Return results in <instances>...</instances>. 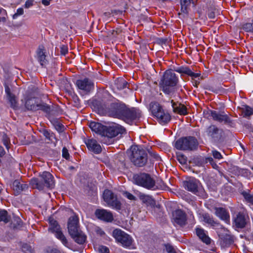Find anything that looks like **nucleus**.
<instances>
[{"label":"nucleus","instance_id":"1","mask_svg":"<svg viewBox=\"0 0 253 253\" xmlns=\"http://www.w3.org/2000/svg\"><path fill=\"white\" fill-rule=\"evenodd\" d=\"M89 127L92 131L103 137L102 141L107 145L112 143L113 138L126 132V129L120 125H115L111 126H107L99 123L91 122L89 124Z\"/></svg>","mask_w":253,"mask_h":253},{"label":"nucleus","instance_id":"2","mask_svg":"<svg viewBox=\"0 0 253 253\" xmlns=\"http://www.w3.org/2000/svg\"><path fill=\"white\" fill-rule=\"evenodd\" d=\"M92 104L100 114L118 119H121L126 106L119 101L107 103L103 100H94Z\"/></svg>","mask_w":253,"mask_h":253},{"label":"nucleus","instance_id":"3","mask_svg":"<svg viewBox=\"0 0 253 253\" xmlns=\"http://www.w3.org/2000/svg\"><path fill=\"white\" fill-rule=\"evenodd\" d=\"M174 71L173 68L166 70L159 83L162 90L168 95H172L174 93L175 86L178 82V78Z\"/></svg>","mask_w":253,"mask_h":253},{"label":"nucleus","instance_id":"4","mask_svg":"<svg viewBox=\"0 0 253 253\" xmlns=\"http://www.w3.org/2000/svg\"><path fill=\"white\" fill-rule=\"evenodd\" d=\"M68 229L70 235L77 243L82 245L85 243L86 236L80 228L79 219L77 215H74L69 218Z\"/></svg>","mask_w":253,"mask_h":253},{"label":"nucleus","instance_id":"5","mask_svg":"<svg viewBox=\"0 0 253 253\" xmlns=\"http://www.w3.org/2000/svg\"><path fill=\"white\" fill-rule=\"evenodd\" d=\"M31 184L34 188L40 190H43L45 187L52 189L54 186V177L50 172L44 171L39 178H32Z\"/></svg>","mask_w":253,"mask_h":253},{"label":"nucleus","instance_id":"6","mask_svg":"<svg viewBox=\"0 0 253 253\" xmlns=\"http://www.w3.org/2000/svg\"><path fill=\"white\" fill-rule=\"evenodd\" d=\"M130 150L129 159L132 164L137 167L145 166L148 161L146 151L137 145L131 146Z\"/></svg>","mask_w":253,"mask_h":253},{"label":"nucleus","instance_id":"7","mask_svg":"<svg viewBox=\"0 0 253 253\" xmlns=\"http://www.w3.org/2000/svg\"><path fill=\"white\" fill-rule=\"evenodd\" d=\"M183 186L187 191L203 199H206L208 197V195L201 183L195 178H192L184 181Z\"/></svg>","mask_w":253,"mask_h":253},{"label":"nucleus","instance_id":"8","mask_svg":"<svg viewBox=\"0 0 253 253\" xmlns=\"http://www.w3.org/2000/svg\"><path fill=\"white\" fill-rule=\"evenodd\" d=\"M150 109L154 117L162 125L168 124L171 120L170 115L165 112L161 105L157 102H152L150 104Z\"/></svg>","mask_w":253,"mask_h":253},{"label":"nucleus","instance_id":"9","mask_svg":"<svg viewBox=\"0 0 253 253\" xmlns=\"http://www.w3.org/2000/svg\"><path fill=\"white\" fill-rule=\"evenodd\" d=\"M199 143L194 136L182 137L177 140L174 147L178 150L182 151H194L198 146Z\"/></svg>","mask_w":253,"mask_h":253},{"label":"nucleus","instance_id":"10","mask_svg":"<svg viewBox=\"0 0 253 253\" xmlns=\"http://www.w3.org/2000/svg\"><path fill=\"white\" fill-rule=\"evenodd\" d=\"M25 106L28 110L37 111L41 110L44 113L49 114L51 111L49 105L42 102H39L35 97L28 96L25 98Z\"/></svg>","mask_w":253,"mask_h":253},{"label":"nucleus","instance_id":"11","mask_svg":"<svg viewBox=\"0 0 253 253\" xmlns=\"http://www.w3.org/2000/svg\"><path fill=\"white\" fill-rule=\"evenodd\" d=\"M112 236L124 248L130 249L134 248L132 238L121 229H114L112 232Z\"/></svg>","mask_w":253,"mask_h":253},{"label":"nucleus","instance_id":"12","mask_svg":"<svg viewBox=\"0 0 253 253\" xmlns=\"http://www.w3.org/2000/svg\"><path fill=\"white\" fill-rule=\"evenodd\" d=\"M206 133L210 140L215 143H220L224 139V131L221 128L214 125L208 126L206 130Z\"/></svg>","mask_w":253,"mask_h":253},{"label":"nucleus","instance_id":"13","mask_svg":"<svg viewBox=\"0 0 253 253\" xmlns=\"http://www.w3.org/2000/svg\"><path fill=\"white\" fill-rule=\"evenodd\" d=\"M135 183L140 186L148 189H156L155 181L149 174L140 173L135 175L133 177Z\"/></svg>","mask_w":253,"mask_h":253},{"label":"nucleus","instance_id":"14","mask_svg":"<svg viewBox=\"0 0 253 253\" xmlns=\"http://www.w3.org/2000/svg\"><path fill=\"white\" fill-rule=\"evenodd\" d=\"M103 197L104 201L110 207L117 211H119L121 209V203L118 200L117 196L111 190L108 189L105 190Z\"/></svg>","mask_w":253,"mask_h":253},{"label":"nucleus","instance_id":"15","mask_svg":"<svg viewBox=\"0 0 253 253\" xmlns=\"http://www.w3.org/2000/svg\"><path fill=\"white\" fill-rule=\"evenodd\" d=\"M49 231L54 233L56 237L60 240L65 246L68 247L69 244L68 240L62 232L60 226L57 221L53 218H50L49 219Z\"/></svg>","mask_w":253,"mask_h":253},{"label":"nucleus","instance_id":"16","mask_svg":"<svg viewBox=\"0 0 253 253\" xmlns=\"http://www.w3.org/2000/svg\"><path fill=\"white\" fill-rule=\"evenodd\" d=\"M141 112L136 108H128L125 106L124 111L121 119L126 122H132L141 117Z\"/></svg>","mask_w":253,"mask_h":253},{"label":"nucleus","instance_id":"17","mask_svg":"<svg viewBox=\"0 0 253 253\" xmlns=\"http://www.w3.org/2000/svg\"><path fill=\"white\" fill-rule=\"evenodd\" d=\"M210 116L212 119L219 123H224V124L232 126L233 122L229 116L224 112H218L215 110L209 111Z\"/></svg>","mask_w":253,"mask_h":253},{"label":"nucleus","instance_id":"18","mask_svg":"<svg viewBox=\"0 0 253 253\" xmlns=\"http://www.w3.org/2000/svg\"><path fill=\"white\" fill-rule=\"evenodd\" d=\"M249 219L246 211L239 212L234 217L233 225L237 228L242 229L244 228Z\"/></svg>","mask_w":253,"mask_h":253},{"label":"nucleus","instance_id":"19","mask_svg":"<svg viewBox=\"0 0 253 253\" xmlns=\"http://www.w3.org/2000/svg\"><path fill=\"white\" fill-rule=\"evenodd\" d=\"M172 220L174 223L184 226L187 224V215L183 210H176L172 212Z\"/></svg>","mask_w":253,"mask_h":253},{"label":"nucleus","instance_id":"20","mask_svg":"<svg viewBox=\"0 0 253 253\" xmlns=\"http://www.w3.org/2000/svg\"><path fill=\"white\" fill-rule=\"evenodd\" d=\"M94 214L98 219L105 222H112L114 220V216L112 212L105 209H97Z\"/></svg>","mask_w":253,"mask_h":253},{"label":"nucleus","instance_id":"21","mask_svg":"<svg viewBox=\"0 0 253 253\" xmlns=\"http://www.w3.org/2000/svg\"><path fill=\"white\" fill-rule=\"evenodd\" d=\"M88 150L96 154H99L102 152V148L97 141L93 138H88L84 139Z\"/></svg>","mask_w":253,"mask_h":253},{"label":"nucleus","instance_id":"22","mask_svg":"<svg viewBox=\"0 0 253 253\" xmlns=\"http://www.w3.org/2000/svg\"><path fill=\"white\" fill-rule=\"evenodd\" d=\"M76 84L78 88L87 92H89L94 87L93 83L87 78L77 80Z\"/></svg>","mask_w":253,"mask_h":253},{"label":"nucleus","instance_id":"23","mask_svg":"<svg viewBox=\"0 0 253 253\" xmlns=\"http://www.w3.org/2000/svg\"><path fill=\"white\" fill-rule=\"evenodd\" d=\"M173 70L181 74H185L191 77V80L198 79L200 77H202L200 73H194L188 66L173 67Z\"/></svg>","mask_w":253,"mask_h":253},{"label":"nucleus","instance_id":"24","mask_svg":"<svg viewBox=\"0 0 253 253\" xmlns=\"http://www.w3.org/2000/svg\"><path fill=\"white\" fill-rule=\"evenodd\" d=\"M214 209V214L217 217L226 223H230V214L226 209L222 207H215Z\"/></svg>","mask_w":253,"mask_h":253},{"label":"nucleus","instance_id":"25","mask_svg":"<svg viewBox=\"0 0 253 253\" xmlns=\"http://www.w3.org/2000/svg\"><path fill=\"white\" fill-rule=\"evenodd\" d=\"M37 58L42 66L45 67L47 64L48 60L44 51V47L42 45L39 46L37 51Z\"/></svg>","mask_w":253,"mask_h":253},{"label":"nucleus","instance_id":"26","mask_svg":"<svg viewBox=\"0 0 253 253\" xmlns=\"http://www.w3.org/2000/svg\"><path fill=\"white\" fill-rule=\"evenodd\" d=\"M202 217L203 218V221L205 223L210 225L213 228L218 227L221 226L220 223L218 221L214 220L213 217L208 213H203L202 215Z\"/></svg>","mask_w":253,"mask_h":253},{"label":"nucleus","instance_id":"27","mask_svg":"<svg viewBox=\"0 0 253 253\" xmlns=\"http://www.w3.org/2000/svg\"><path fill=\"white\" fill-rule=\"evenodd\" d=\"M5 92L8 101L10 103L11 107L14 108L17 107V102L15 95L11 92L10 88L7 83L4 84Z\"/></svg>","mask_w":253,"mask_h":253},{"label":"nucleus","instance_id":"28","mask_svg":"<svg viewBox=\"0 0 253 253\" xmlns=\"http://www.w3.org/2000/svg\"><path fill=\"white\" fill-rule=\"evenodd\" d=\"M171 103L174 112L177 113L181 115H186L187 114V108L184 105L181 103H175L173 100H171Z\"/></svg>","mask_w":253,"mask_h":253},{"label":"nucleus","instance_id":"29","mask_svg":"<svg viewBox=\"0 0 253 253\" xmlns=\"http://www.w3.org/2000/svg\"><path fill=\"white\" fill-rule=\"evenodd\" d=\"M13 189L16 195L19 194L23 191H25L28 188L27 184L21 183L18 180H15L13 182Z\"/></svg>","mask_w":253,"mask_h":253},{"label":"nucleus","instance_id":"30","mask_svg":"<svg viewBox=\"0 0 253 253\" xmlns=\"http://www.w3.org/2000/svg\"><path fill=\"white\" fill-rule=\"evenodd\" d=\"M221 244L223 247H227L231 245L234 242V237L231 234H225L222 235L220 237Z\"/></svg>","mask_w":253,"mask_h":253},{"label":"nucleus","instance_id":"31","mask_svg":"<svg viewBox=\"0 0 253 253\" xmlns=\"http://www.w3.org/2000/svg\"><path fill=\"white\" fill-rule=\"evenodd\" d=\"M196 234L204 243L207 245L211 243V239L206 234L205 231L204 229L201 228H197Z\"/></svg>","mask_w":253,"mask_h":253},{"label":"nucleus","instance_id":"32","mask_svg":"<svg viewBox=\"0 0 253 253\" xmlns=\"http://www.w3.org/2000/svg\"><path fill=\"white\" fill-rule=\"evenodd\" d=\"M49 118L50 123L58 132H62L64 131V126L60 122L58 119L53 117H50Z\"/></svg>","mask_w":253,"mask_h":253},{"label":"nucleus","instance_id":"33","mask_svg":"<svg viewBox=\"0 0 253 253\" xmlns=\"http://www.w3.org/2000/svg\"><path fill=\"white\" fill-rule=\"evenodd\" d=\"M46 139L51 142L56 143L58 139L56 138L55 134L50 130L43 129L41 131Z\"/></svg>","mask_w":253,"mask_h":253},{"label":"nucleus","instance_id":"34","mask_svg":"<svg viewBox=\"0 0 253 253\" xmlns=\"http://www.w3.org/2000/svg\"><path fill=\"white\" fill-rule=\"evenodd\" d=\"M193 0H180L181 11L184 13H188V7Z\"/></svg>","mask_w":253,"mask_h":253},{"label":"nucleus","instance_id":"35","mask_svg":"<svg viewBox=\"0 0 253 253\" xmlns=\"http://www.w3.org/2000/svg\"><path fill=\"white\" fill-rule=\"evenodd\" d=\"M10 216L8 214L6 210H0V222L3 221L4 223H7L10 221Z\"/></svg>","mask_w":253,"mask_h":253},{"label":"nucleus","instance_id":"36","mask_svg":"<svg viewBox=\"0 0 253 253\" xmlns=\"http://www.w3.org/2000/svg\"><path fill=\"white\" fill-rule=\"evenodd\" d=\"M116 85L117 88L119 90L128 87V83L124 78L118 79L116 82Z\"/></svg>","mask_w":253,"mask_h":253},{"label":"nucleus","instance_id":"37","mask_svg":"<svg viewBox=\"0 0 253 253\" xmlns=\"http://www.w3.org/2000/svg\"><path fill=\"white\" fill-rule=\"evenodd\" d=\"M241 194L245 201L253 206V194H251L249 191H244Z\"/></svg>","mask_w":253,"mask_h":253},{"label":"nucleus","instance_id":"38","mask_svg":"<svg viewBox=\"0 0 253 253\" xmlns=\"http://www.w3.org/2000/svg\"><path fill=\"white\" fill-rule=\"evenodd\" d=\"M23 221L19 217H15L11 223V227L14 229H20L23 226Z\"/></svg>","mask_w":253,"mask_h":253},{"label":"nucleus","instance_id":"39","mask_svg":"<svg viewBox=\"0 0 253 253\" xmlns=\"http://www.w3.org/2000/svg\"><path fill=\"white\" fill-rule=\"evenodd\" d=\"M242 109L244 117L250 116L253 114V109L247 105L244 106Z\"/></svg>","mask_w":253,"mask_h":253},{"label":"nucleus","instance_id":"40","mask_svg":"<svg viewBox=\"0 0 253 253\" xmlns=\"http://www.w3.org/2000/svg\"><path fill=\"white\" fill-rule=\"evenodd\" d=\"M243 29L247 32L253 33V23H247L243 25Z\"/></svg>","mask_w":253,"mask_h":253},{"label":"nucleus","instance_id":"41","mask_svg":"<svg viewBox=\"0 0 253 253\" xmlns=\"http://www.w3.org/2000/svg\"><path fill=\"white\" fill-rule=\"evenodd\" d=\"M22 250L26 253H32L33 250L31 246L27 244H24L22 246Z\"/></svg>","mask_w":253,"mask_h":253},{"label":"nucleus","instance_id":"42","mask_svg":"<svg viewBox=\"0 0 253 253\" xmlns=\"http://www.w3.org/2000/svg\"><path fill=\"white\" fill-rule=\"evenodd\" d=\"M177 159L181 164H185L187 162V158L183 155H178Z\"/></svg>","mask_w":253,"mask_h":253},{"label":"nucleus","instance_id":"43","mask_svg":"<svg viewBox=\"0 0 253 253\" xmlns=\"http://www.w3.org/2000/svg\"><path fill=\"white\" fill-rule=\"evenodd\" d=\"M24 14V9L23 8H19L17 9L16 12L12 16L13 19H16L18 16Z\"/></svg>","mask_w":253,"mask_h":253},{"label":"nucleus","instance_id":"44","mask_svg":"<svg viewBox=\"0 0 253 253\" xmlns=\"http://www.w3.org/2000/svg\"><path fill=\"white\" fill-rule=\"evenodd\" d=\"M206 163H209L213 169H216L218 167L211 157L207 158L206 159Z\"/></svg>","mask_w":253,"mask_h":253},{"label":"nucleus","instance_id":"45","mask_svg":"<svg viewBox=\"0 0 253 253\" xmlns=\"http://www.w3.org/2000/svg\"><path fill=\"white\" fill-rule=\"evenodd\" d=\"M140 199L144 203H150L153 200L152 198L148 195H143L140 196Z\"/></svg>","mask_w":253,"mask_h":253},{"label":"nucleus","instance_id":"46","mask_svg":"<svg viewBox=\"0 0 253 253\" xmlns=\"http://www.w3.org/2000/svg\"><path fill=\"white\" fill-rule=\"evenodd\" d=\"M165 249L168 253H176L173 247L170 244L165 245Z\"/></svg>","mask_w":253,"mask_h":253},{"label":"nucleus","instance_id":"47","mask_svg":"<svg viewBox=\"0 0 253 253\" xmlns=\"http://www.w3.org/2000/svg\"><path fill=\"white\" fill-rule=\"evenodd\" d=\"M62 157L66 160H68L70 157L68 150L66 147H63L62 149Z\"/></svg>","mask_w":253,"mask_h":253},{"label":"nucleus","instance_id":"48","mask_svg":"<svg viewBox=\"0 0 253 253\" xmlns=\"http://www.w3.org/2000/svg\"><path fill=\"white\" fill-rule=\"evenodd\" d=\"M234 170L237 171L236 173L237 174L247 173L248 171V170L247 169H239L237 167H234Z\"/></svg>","mask_w":253,"mask_h":253},{"label":"nucleus","instance_id":"49","mask_svg":"<svg viewBox=\"0 0 253 253\" xmlns=\"http://www.w3.org/2000/svg\"><path fill=\"white\" fill-rule=\"evenodd\" d=\"M212 154L213 157L215 159H219H219H221L222 158V155L220 154V153L218 151H217V150H213V151H212Z\"/></svg>","mask_w":253,"mask_h":253},{"label":"nucleus","instance_id":"50","mask_svg":"<svg viewBox=\"0 0 253 253\" xmlns=\"http://www.w3.org/2000/svg\"><path fill=\"white\" fill-rule=\"evenodd\" d=\"M68 52V48L66 45H62L60 47V53L62 55H65Z\"/></svg>","mask_w":253,"mask_h":253},{"label":"nucleus","instance_id":"51","mask_svg":"<svg viewBox=\"0 0 253 253\" xmlns=\"http://www.w3.org/2000/svg\"><path fill=\"white\" fill-rule=\"evenodd\" d=\"M124 195L129 200H136V197L134 195H133L132 194L130 193L129 192H125L124 193Z\"/></svg>","mask_w":253,"mask_h":253},{"label":"nucleus","instance_id":"52","mask_svg":"<svg viewBox=\"0 0 253 253\" xmlns=\"http://www.w3.org/2000/svg\"><path fill=\"white\" fill-rule=\"evenodd\" d=\"M99 251L101 253H109V249L103 246H101L99 247Z\"/></svg>","mask_w":253,"mask_h":253},{"label":"nucleus","instance_id":"53","mask_svg":"<svg viewBox=\"0 0 253 253\" xmlns=\"http://www.w3.org/2000/svg\"><path fill=\"white\" fill-rule=\"evenodd\" d=\"M150 155L153 157L156 161H159L161 160V157L155 152H149Z\"/></svg>","mask_w":253,"mask_h":253},{"label":"nucleus","instance_id":"54","mask_svg":"<svg viewBox=\"0 0 253 253\" xmlns=\"http://www.w3.org/2000/svg\"><path fill=\"white\" fill-rule=\"evenodd\" d=\"M201 79H203L202 77H201V78H198V79L192 80V83L193 85L194 86L197 87L200 84V81Z\"/></svg>","mask_w":253,"mask_h":253},{"label":"nucleus","instance_id":"55","mask_svg":"<svg viewBox=\"0 0 253 253\" xmlns=\"http://www.w3.org/2000/svg\"><path fill=\"white\" fill-rule=\"evenodd\" d=\"M33 5V2L30 0H27L25 3V7L27 8H29Z\"/></svg>","mask_w":253,"mask_h":253},{"label":"nucleus","instance_id":"56","mask_svg":"<svg viewBox=\"0 0 253 253\" xmlns=\"http://www.w3.org/2000/svg\"><path fill=\"white\" fill-rule=\"evenodd\" d=\"M3 141L4 145L6 146V147L8 149V140L7 138L6 137V136L3 137Z\"/></svg>","mask_w":253,"mask_h":253},{"label":"nucleus","instance_id":"57","mask_svg":"<svg viewBox=\"0 0 253 253\" xmlns=\"http://www.w3.org/2000/svg\"><path fill=\"white\" fill-rule=\"evenodd\" d=\"M49 253H61V252L56 249H52L49 251Z\"/></svg>","mask_w":253,"mask_h":253},{"label":"nucleus","instance_id":"58","mask_svg":"<svg viewBox=\"0 0 253 253\" xmlns=\"http://www.w3.org/2000/svg\"><path fill=\"white\" fill-rule=\"evenodd\" d=\"M42 3L45 6L49 5L50 4L49 0H42Z\"/></svg>","mask_w":253,"mask_h":253},{"label":"nucleus","instance_id":"59","mask_svg":"<svg viewBox=\"0 0 253 253\" xmlns=\"http://www.w3.org/2000/svg\"><path fill=\"white\" fill-rule=\"evenodd\" d=\"M69 169L71 170H75V168L73 166H70Z\"/></svg>","mask_w":253,"mask_h":253},{"label":"nucleus","instance_id":"60","mask_svg":"<svg viewBox=\"0 0 253 253\" xmlns=\"http://www.w3.org/2000/svg\"><path fill=\"white\" fill-rule=\"evenodd\" d=\"M209 17H210V18H213V17H214L213 14V13H211V14H210L209 15Z\"/></svg>","mask_w":253,"mask_h":253},{"label":"nucleus","instance_id":"61","mask_svg":"<svg viewBox=\"0 0 253 253\" xmlns=\"http://www.w3.org/2000/svg\"><path fill=\"white\" fill-rule=\"evenodd\" d=\"M5 20V18L4 17H1L0 16V22L1 21H4Z\"/></svg>","mask_w":253,"mask_h":253},{"label":"nucleus","instance_id":"62","mask_svg":"<svg viewBox=\"0 0 253 253\" xmlns=\"http://www.w3.org/2000/svg\"><path fill=\"white\" fill-rule=\"evenodd\" d=\"M124 167H125V168H127V167H126V164H124Z\"/></svg>","mask_w":253,"mask_h":253}]
</instances>
